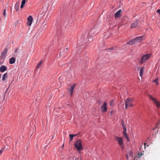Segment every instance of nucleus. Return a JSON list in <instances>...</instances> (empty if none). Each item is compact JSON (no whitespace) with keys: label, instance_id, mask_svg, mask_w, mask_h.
<instances>
[{"label":"nucleus","instance_id":"nucleus-1","mask_svg":"<svg viewBox=\"0 0 160 160\" xmlns=\"http://www.w3.org/2000/svg\"><path fill=\"white\" fill-rule=\"evenodd\" d=\"M74 146L77 149V152L80 153L81 150L83 149L81 140L80 139H78L75 143Z\"/></svg>","mask_w":160,"mask_h":160},{"label":"nucleus","instance_id":"nucleus-2","mask_svg":"<svg viewBox=\"0 0 160 160\" xmlns=\"http://www.w3.org/2000/svg\"><path fill=\"white\" fill-rule=\"evenodd\" d=\"M133 99L132 98H128L125 101V108L127 109L128 107H132L133 105L132 104V102Z\"/></svg>","mask_w":160,"mask_h":160},{"label":"nucleus","instance_id":"nucleus-3","mask_svg":"<svg viewBox=\"0 0 160 160\" xmlns=\"http://www.w3.org/2000/svg\"><path fill=\"white\" fill-rule=\"evenodd\" d=\"M151 55L150 54H147L142 56L140 63L142 64L145 62L150 58Z\"/></svg>","mask_w":160,"mask_h":160},{"label":"nucleus","instance_id":"nucleus-4","mask_svg":"<svg viewBox=\"0 0 160 160\" xmlns=\"http://www.w3.org/2000/svg\"><path fill=\"white\" fill-rule=\"evenodd\" d=\"M114 139L115 140H117L118 141L119 144L121 147H123V138H122L118 137L117 136H114Z\"/></svg>","mask_w":160,"mask_h":160},{"label":"nucleus","instance_id":"nucleus-5","mask_svg":"<svg viewBox=\"0 0 160 160\" xmlns=\"http://www.w3.org/2000/svg\"><path fill=\"white\" fill-rule=\"evenodd\" d=\"M8 49L7 48L4 49V51L2 52L1 56V59H4L6 56L8 52Z\"/></svg>","mask_w":160,"mask_h":160},{"label":"nucleus","instance_id":"nucleus-6","mask_svg":"<svg viewBox=\"0 0 160 160\" xmlns=\"http://www.w3.org/2000/svg\"><path fill=\"white\" fill-rule=\"evenodd\" d=\"M107 103L106 102H104L103 105L101 107V110L102 112H107Z\"/></svg>","mask_w":160,"mask_h":160},{"label":"nucleus","instance_id":"nucleus-7","mask_svg":"<svg viewBox=\"0 0 160 160\" xmlns=\"http://www.w3.org/2000/svg\"><path fill=\"white\" fill-rule=\"evenodd\" d=\"M28 22H27V25L28 26H30L32 22L33 18L32 16H29L27 18Z\"/></svg>","mask_w":160,"mask_h":160},{"label":"nucleus","instance_id":"nucleus-8","mask_svg":"<svg viewBox=\"0 0 160 160\" xmlns=\"http://www.w3.org/2000/svg\"><path fill=\"white\" fill-rule=\"evenodd\" d=\"M134 39L136 41V43H138L141 42L143 40V36H141L137 37L134 38Z\"/></svg>","mask_w":160,"mask_h":160},{"label":"nucleus","instance_id":"nucleus-9","mask_svg":"<svg viewBox=\"0 0 160 160\" xmlns=\"http://www.w3.org/2000/svg\"><path fill=\"white\" fill-rule=\"evenodd\" d=\"M139 20H137L131 25V28H133L136 27L139 23Z\"/></svg>","mask_w":160,"mask_h":160},{"label":"nucleus","instance_id":"nucleus-10","mask_svg":"<svg viewBox=\"0 0 160 160\" xmlns=\"http://www.w3.org/2000/svg\"><path fill=\"white\" fill-rule=\"evenodd\" d=\"M128 22V19L126 18H123L121 20V25H122L126 24Z\"/></svg>","mask_w":160,"mask_h":160},{"label":"nucleus","instance_id":"nucleus-11","mask_svg":"<svg viewBox=\"0 0 160 160\" xmlns=\"http://www.w3.org/2000/svg\"><path fill=\"white\" fill-rule=\"evenodd\" d=\"M7 69V68L5 65H2L0 67V71L4 72Z\"/></svg>","mask_w":160,"mask_h":160},{"label":"nucleus","instance_id":"nucleus-12","mask_svg":"<svg viewBox=\"0 0 160 160\" xmlns=\"http://www.w3.org/2000/svg\"><path fill=\"white\" fill-rule=\"evenodd\" d=\"M135 43H137L136 42V41L134 38L132 39L130 41L127 42V44H129L130 45H132L134 44Z\"/></svg>","mask_w":160,"mask_h":160},{"label":"nucleus","instance_id":"nucleus-13","mask_svg":"<svg viewBox=\"0 0 160 160\" xmlns=\"http://www.w3.org/2000/svg\"><path fill=\"white\" fill-rule=\"evenodd\" d=\"M121 10L120 9L114 15V16L116 18L119 17L121 16Z\"/></svg>","mask_w":160,"mask_h":160},{"label":"nucleus","instance_id":"nucleus-14","mask_svg":"<svg viewBox=\"0 0 160 160\" xmlns=\"http://www.w3.org/2000/svg\"><path fill=\"white\" fill-rule=\"evenodd\" d=\"M15 61V58H14L12 57L9 59V63L10 64H13Z\"/></svg>","mask_w":160,"mask_h":160},{"label":"nucleus","instance_id":"nucleus-15","mask_svg":"<svg viewBox=\"0 0 160 160\" xmlns=\"http://www.w3.org/2000/svg\"><path fill=\"white\" fill-rule=\"evenodd\" d=\"M75 84H74L73 85H72L71 86V87L70 89V92H71V96H72V93L73 92V90L75 88Z\"/></svg>","mask_w":160,"mask_h":160},{"label":"nucleus","instance_id":"nucleus-16","mask_svg":"<svg viewBox=\"0 0 160 160\" xmlns=\"http://www.w3.org/2000/svg\"><path fill=\"white\" fill-rule=\"evenodd\" d=\"M19 2H17L16 3L15 5V10H16V11H18V9H19L18 6H19Z\"/></svg>","mask_w":160,"mask_h":160},{"label":"nucleus","instance_id":"nucleus-17","mask_svg":"<svg viewBox=\"0 0 160 160\" xmlns=\"http://www.w3.org/2000/svg\"><path fill=\"white\" fill-rule=\"evenodd\" d=\"M43 62V61L41 60L39 63L38 64L37 66H36V68L38 69L42 65Z\"/></svg>","mask_w":160,"mask_h":160},{"label":"nucleus","instance_id":"nucleus-18","mask_svg":"<svg viewBox=\"0 0 160 160\" xmlns=\"http://www.w3.org/2000/svg\"><path fill=\"white\" fill-rule=\"evenodd\" d=\"M8 78V74L7 73H6L4 74L2 77V79L3 81H5L6 78Z\"/></svg>","mask_w":160,"mask_h":160},{"label":"nucleus","instance_id":"nucleus-19","mask_svg":"<svg viewBox=\"0 0 160 160\" xmlns=\"http://www.w3.org/2000/svg\"><path fill=\"white\" fill-rule=\"evenodd\" d=\"M26 0H22L21 2V4L20 6L21 8H23L24 7V5L26 3Z\"/></svg>","mask_w":160,"mask_h":160},{"label":"nucleus","instance_id":"nucleus-20","mask_svg":"<svg viewBox=\"0 0 160 160\" xmlns=\"http://www.w3.org/2000/svg\"><path fill=\"white\" fill-rule=\"evenodd\" d=\"M144 67H142L140 70V75L141 77H142V74L144 71Z\"/></svg>","mask_w":160,"mask_h":160},{"label":"nucleus","instance_id":"nucleus-21","mask_svg":"<svg viewBox=\"0 0 160 160\" xmlns=\"http://www.w3.org/2000/svg\"><path fill=\"white\" fill-rule=\"evenodd\" d=\"M148 96H149L150 99L152 100L154 102L157 100V99L154 98L152 96L149 94H148Z\"/></svg>","mask_w":160,"mask_h":160},{"label":"nucleus","instance_id":"nucleus-22","mask_svg":"<svg viewBox=\"0 0 160 160\" xmlns=\"http://www.w3.org/2000/svg\"><path fill=\"white\" fill-rule=\"evenodd\" d=\"M121 122H122V126L123 129H124L125 128H126V127L125 125L124 124V121L123 120H122Z\"/></svg>","mask_w":160,"mask_h":160},{"label":"nucleus","instance_id":"nucleus-23","mask_svg":"<svg viewBox=\"0 0 160 160\" xmlns=\"http://www.w3.org/2000/svg\"><path fill=\"white\" fill-rule=\"evenodd\" d=\"M69 142H71L73 139V134H70L69 135Z\"/></svg>","mask_w":160,"mask_h":160},{"label":"nucleus","instance_id":"nucleus-24","mask_svg":"<svg viewBox=\"0 0 160 160\" xmlns=\"http://www.w3.org/2000/svg\"><path fill=\"white\" fill-rule=\"evenodd\" d=\"M128 154V155L129 157H132L133 156L132 152V151H130Z\"/></svg>","mask_w":160,"mask_h":160},{"label":"nucleus","instance_id":"nucleus-25","mask_svg":"<svg viewBox=\"0 0 160 160\" xmlns=\"http://www.w3.org/2000/svg\"><path fill=\"white\" fill-rule=\"evenodd\" d=\"M158 78H157L156 79L154 80L153 82H154L156 84L158 85Z\"/></svg>","mask_w":160,"mask_h":160},{"label":"nucleus","instance_id":"nucleus-26","mask_svg":"<svg viewBox=\"0 0 160 160\" xmlns=\"http://www.w3.org/2000/svg\"><path fill=\"white\" fill-rule=\"evenodd\" d=\"M3 15L4 18L6 17V11L5 9L4 10H3Z\"/></svg>","mask_w":160,"mask_h":160},{"label":"nucleus","instance_id":"nucleus-27","mask_svg":"<svg viewBox=\"0 0 160 160\" xmlns=\"http://www.w3.org/2000/svg\"><path fill=\"white\" fill-rule=\"evenodd\" d=\"M123 130H124V131L123 132V134L124 136L126 135H127V134L126 132L127 129L125 128V129H123Z\"/></svg>","mask_w":160,"mask_h":160},{"label":"nucleus","instance_id":"nucleus-28","mask_svg":"<svg viewBox=\"0 0 160 160\" xmlns=\"http://www.w3.org/2000/svg\"><path fill=\"white\" fill-rule=\"evenodd\" d=\"M124 137L125 138V139H127V140L128 141V142L129 141V139L128 136L127 134L124 135Z\"/></svg>","mask_w":160,"mask_h":160},{"label":"nucleus","instance_id":"nucleus-29","mask_svg":"<svg viewBox=\"0 0 160 160\" xmlns=\"http://www.w3.org/2000/svg\"><path fill=\"white\" fill-rule=\"evenodd\" d=\"M141 156L140 155V153H138L136 157V158H139L140 157H141Z\"/></svg>","mask_w":160,"mask_h":160},{"label":"nucleus","instance_id":"nucleus-30","mask_svg":"<svg viewBox=\"0 0 160 160\" xmlns=\"http://www.w3.org/2000/svg\"><path fill=\"white\" fill-rule=\"evenodd\" d=\"M94 32V30L93 29H92L90 32L89 34H91L92 33Z\"/></svg>","mask_w":160,"mask_h":160},{"label":"nucleus","instance_id":"nucleus-31","mask_svg":"<svg viewBox=\"0 0 160 160\" xmlns=\"http://www.w3.org/2000/svg\"><path fill=\"white\" fill-rule=\"evenodd\" d=\"M113 102V101H111L110 102V103H109L110 106H112V105Z\"/></svg>","mask_w":160,"mask_h":160},{"label":"nucleus","instance_id":"nucleus-32","mask_svg":"<svg viewBox=\"0 0 160 160\" xmlns=\"http://www.w3.org/2000/svg\"><path fill=\"white\" fill-rule=\"evenodd\" d=\"M5 147H3L1 148V150L2 151V152H3L5 150Z\"/></svg>","mask_w":160,"mask_h":160},{"label":"nucleus","instance_id":"nucleus-33","mask_svg":"<svg viewBox=\"0 0 160 160\" xmlns=\"http://www.w3.org/2000/svg\"><path fill=\"white\" fill-rule=\"evenodd\" d=\"M157 12L160 14V9H158L157 10Z\"/></svg>","mask_w":160,"mask_h":160},{"label":"nucleus","instance_id":"nucleus-34","mask_svg":"<svg viewBox=\"0 0 160 160\" xmlns=\"http://www.w3.org/2000/svg\"><path fill=\"white\" fill-rule=\"evenodd\" d=\"M129 156L127 154L126 156V158L127 159H128Z\"/></svg>","mask_w":160,"mask_h":160},{"label":"nucleus","instance_id":"nucleus-35","mask_svg":"<svg viewBox=\"0 0 160 160\" xmlns=\"http://www.w3.org/2000/svg\"><path fill=\"white\" fill-rule=\"evenodd\" d=\"M108 49H109V50H112L113 49V48H110Z\"/></svg>","mask_w":160,"mask_h":160},{"label":"nucleus","instance_id":"nucleus-36","mask_svg":"<svg viewBox=\"0 0 160 160\" xmlns=\"http://www.w3.org/2000/svg\"><path fill=\"white\" fill-rule=\"evenodd\" d=\"M2 152H3L1 150H0V155L2 154Z\"/></svg>","mask_w":160,"mask_h":160},{"label":"nucleus","instance_id":"nucleus-37","mask_svg":"<svg viewBox=\"0 0 160 160\" xmlns=\"http://www.w3.org/2000/svg\"><path fill=\"white\" fill-rule=\"evenodd\" d=\"M140 156H142L143 155V154L142 152H141L140 153Z\"/></svg>","mask_w":160,"mask_h":160},{"label":"nucleus","instance_id":"nucleus-38","mask_svg":"<svg viewBox=\"0 0 160 160\" xmlns=\"http://www.w3.org/2000/svg\"><path fill=\"white\" fill-rule=\"evenodd\" d=\"M3 63V62H0V65L2 64Z\"/></svg>","mask_w":160,"mask_h":160},{"label":"nucleus","instance_id":"nucleus-39","mask_svg":"<svg viewBox=\"0 0 160 160\" xmlns=\"http://www.w3.org/2000/svg\"><path fill=\"white\" fill-rule=\"evenodd\" d=\"M77 135H78V134H74V135H73V137H75V136H77Z\"/></svg>","mask_w":160,"mask_h":160},{"label":"nucleus","instance_id":"nucleus-40","mask_svg":"<svg viewBox=\"0 0 160 160\" xmlns=\"http://www.w3.org/2000/svg\"><path fill=\"white\" fill-rule=\"evenodd\" d=\"M146 143H144L145 148V145H146Z\"/></svg>","mask_w":160,"mask_h":160},{"label":"nucleus","instance_id":"nucleus-41","mask_svg":"<svg viewBox=\"0 0 160 160\" xmlns=\"http://www.w3.org/2000/svg\"><path fill=\"white\" fill-rule=\"evenodd\" d=\"M113 111H111L110 112L111 114H112V113H113Z\"/></svg>","mask_w":160,"mask_h":160},{"label":"nucleus","instance_id":"nucleus-42","mask_svg":"<svg viewBox=\"0 0 160 160\" xmlns=\"http://www.w3.org/2000/svg\"><path fill=\"white\" fill-rule=\"evenodd\" d=\"M64 144H63L62 145V148H63V147H64Z\"/></svg>","mask_w":160,"mask_h":160},{"label":"nucleus","instance_id":"nucleus-43","mask_svg":"<svg viewBox=\"0 0 160 160\" xmlns=\"http://www.w3.org/2000/svg\"><path fill=\"white\" fill-rule=\"evenodd\" d=\"M68 48H66V50H68Z\"/></svg>","mask_w":160,"mask_h":160},{"label":"nucleus","instance_id":"nucleus-44","mask_svg":"<svg viewBox=\"0 0 160 160\" xmlns=\"http://www.w3.org/2000/svg\"><path fill=\"white\" fill-rule=\"evenodd\" d=\"M159 122H160V121H159Z\"/></svg>","mask_w":160,"mask_h":160}]
</instances>
